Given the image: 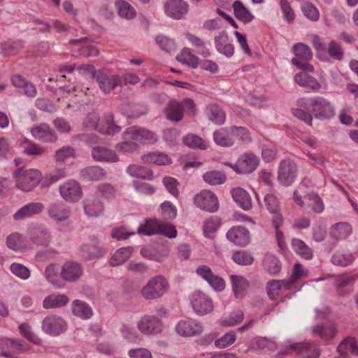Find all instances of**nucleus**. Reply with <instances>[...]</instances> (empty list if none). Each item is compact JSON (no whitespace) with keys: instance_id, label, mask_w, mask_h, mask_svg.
I'll use <instances>...</instances> for the list:
<instances>
[{"instance_id":"nucleus-35","label":"nucleus","mask_w":358,"mask_h":358,"mask_svg":"<svg viewBox=\"0 0 358 358\" xmlns=\"http://www.w3.org/2000/svg\"><path fill=\"white\" fill-rule=\"evenodd\" d=\"M6 243L9 248L13 250L24 251L31 248L27 240L19 233H13L6 238Z\"/></svg>"},{"instance_id":"nucleus-13","label":"nucleus","mask_w":358,"mask_h":358,"mask_svg":"<svg viewBox=\"0 0 358 358\" xmlns=\"http://www.w3.org/2000/svg\"><path fill=\"white\" fill-rule=\"evenodd\" d=\"M191 304L195 313L200 315L210 313L213 310L212 300L201 291L194 292L191 296Z\"/></svg>"},{"instance_id":"nucleus-55","label":"nucleus","mask_w":358,"mask_h":358,"mask_svg":"<svg viewBox=\"0 0 358 358\" xmlns=\"http://www.w3.org/2000/svg\"><path fill=\"white\" fill-rule=\"evenodd\" d=\"M233 9L235 16L244 23H248L252 21L253 15L239 1H236L233 3Z\"/></svg>"},{"instance_id":"nucleus-41","label":"nucleus","mask_w":358,"mask_h":358,"mask_svg":"<svg viewBox=\"0 0 358 358\" xmlns=\"http://www.w3.org/2000/svg\"><path fill=\"white\" fill-rule=\"evenodd\" d=\"M233 143L238 140L242 143H248L252 138L248 129L243 127L232 126L229 128Z\"/></svg>"},{"instance_id":"nucleus-49","label":"nucleus","mask_w":358,"mask_h":358,"mask_svg":"<svg viewBox=\"0 0 358 358\" xmlns=\"http://www.w3.org/2000/svg\"><path fill=\"white\" fill-rule=\"evenodd\" d=\"M127 172L129 175L136 178L147 180L153 178V173L150 169L138 164L129 165L127 168Z\"/></svg>"},{"instance_id":"nucleus-40","label":"nucleus","mask_w":358,"mask_h":358,"mask_svg":"<svg viewBox=\"0 0 358 358\" xmlns=\"http://www.w3.org/2000/svg\"><path fill=\"white\" fill-rule=\"evenodd\" d=\"M141 159L144 163L147 164L166 165L171 163V159L167 155L159 152H153L144 155L142 156Z\"/></svg>"},{"instance_id":"nucleus-25","label":"nucleus","mask_w":358,"mask_h":358,"mask_svg":"<svg viewBox=\"0 0 358 358\" xmlns=\"http://www.w3.org/2000/svg\"><path fill=\"white\" fill-rule=\"evenodd\" d=\"M103 203L95 195L90 196L84 201V210L88 216L98 217L103 213Z\"/></svg>"},{"instance_id":"nucleus-42","label":"nucleus","mask_w":358,"mask_h":358,"mask_svg":"<svg viewBox=\"0 0 358 358\" xmlns=\"http://www.w3.org/2000/svg\"><path fill=\"white\" fill-rule=\"evenodd\" d=\"M202 177L204 182L210 185H222L227 180L226 175L217 170L208 171L203 173Z\"/></svg>"},{"instance_id":"nucleus-39","label":"nucleus","mask_w":358,"mask_h":358,"mask_svg":"<svg viewBox=\"0 0 358 358\" xmlns=\"http://www.w3.org/2000/svg\"><path fill=\"white\" fill-rule=\"evenodd\" d=\"M20 146L24 154L31 156H41L46 153L47 148L40 144L36 143L29 139L24 140Z\"/></svg>"},{"instance_id":"nucleus-7","label":"nucleus","mask_w":358,"mask_h":358,"mask_svg":"<svg viewBox=\"0 0 358 358\" xmlns=\"http://www.w3.org/2000/svg\"><path fill=\"white\" fill-rule=\"evenodd\" d=\"M30 349L29 344L20 339L2 338L0 339V355L8 358H13V353H20Z\"/></svg>"},{"instance_id":"nucleus-43","label":"nucleus","mask_w":358,"mask_h":358,"mask_svg":"<svg viewBox=\"0 0 358 358\" xmlns=\"http://www.w3.org/2000/svg\"><path fill=\"white\" fill-rule=\"evenodd\" d=\"M213 139L215 143L220 146L230 147L234 145L229 128L216 130L213 134Z\"/></svg>"},{"instance_id":"nucleus-18","label":"nucleus","mask_w":358,"mask_h":358,"mask_svg":"<svg viewBox=\"0 0 358 358\" xmlns=\"http://www.w3.org/2000/svg\"><path fill=\"white\" fill-rule=\"evenodd\" d=\"M296 165L289 159L282 160L278 169V178L285 185H288L296 176Z\"/></svg>"},{"instance_id":"nucleus-2","label":"nucleus","mask_w":358,"mask_h":358,"mask_svg":"<svg viewBox=\"0 0 358 358\" xmlns=\"http://www.w3.org/2000/svg\"><path fill=\"white\" fill-rule=\"evenodd\" d=\"M15 187L23 191L30 192L36 188L43 178L42 173L37 169L17 168L13 173Z\"/></svg>"},{"instance_id":"nucleus-46","label":"nucleus","mask_w":358,"mask_h":358,"mask_svg":"<svg viewBox=\"0 0 358 358\" xmlns=\"http://www.w3.org/2000/svg\"><path fill=\"white\" fill-rule=\"evenodd\" d=\"M352 229L347 222H340L332 227L331 234L333 238L336 240H342L346 238L352 233Z\"/></svg>"},{"instance_id":"nucleus-32","label":"nucleus","mask_w":358,"mask_h":358,"mask_svg":"<svg viewBox=\"0 0 358 358\" xmlns=\"http://www.w3.org/2000/svg\"><path fill=\"white\" fill-rule=\"evenodd\" d=\"M312 333L313 336H319L322 341H328L334 338L336 330L332 324H322L315 326Z\"/></svg>"},{"instance_id":"nucleus-4","label":"nucleus","mask_w":358,"mask_h":358,"mask_svg":"<svg viewBox=\"0 0 358 358\" xmlns=\"http://www.w3.org/2000/svg\"><path fill=\"white\" fill-rule=\"evenodd\" d=\"M292 49L295 57L292 59V63L303 71L313 72L314 67L309 63L313 57L310 48L304 43H298Z\"/></svg>"},{"instance_id":"nucleus-36","label":"nucleus","mask_w":358,"mask_h":358,"mask_svg":"<svg viewBox=\"0 0 358 358\" xmlns=\"http://www.w3.org/2000/svg\"><path fill=\"white\" fill-rule=\"evenodd\" d=\"M69 299L65 294H50L45 297L43 301V307L45 309H52L64 306Z\"/></svg>"},{"instance_id":"nucleus-11","label":"nucleus","mask_w":358,"mask_h":358,"mask_svg":"<svg viewBox=\"0 0 358 358\" xmlns=\"http://www.w3.org/2000/svg\"><path fill=\"white\" fill-rule=\"evenodd\" d=\"M67 329L66 321L60 316L50 315L46 316L42 322L43 331L53 336L64 333Z\"/></svg>"},{"instance_id":"nucleus-30","label":"nucleus","mask_w":358,"mask_h":358,"mask_svg":"<svg viewBox=\"0 0 358 358\" xmlns=\"http://www.w3.org/2000/svg\"><path fill=\"white\" fill-rule=\"evenodd\" d=\"M48 213L52 219L59 222L69 218L70 210L62 202H58L50 205Z\"/></svg>"},{"instance_id":"nucleus-12","label":"nucleus","mask_w":358,"mask_h":358,"mask_svg":"<svg viewBox=\"0 0 358 358\" xmlns=\"http://www.w3.org/2000/svg\"><path fill=\"white\" fill-rule=\"evenodd\" d=\"M138 329L145 335H155L162 331L163 323L154 315H144L137 323Z\"/></svg>"},{"instance_id":"nucleus-45","label":"nucleus","mask_w":358,"mask_h":358,"mask_svg":"<svg viewBox=\"0 0 358 358\" xmlns=\"http://www.w3.org/2000/svg\"><path fill=\"white\" fill-rule=\"evenodd\" d=\"M176 59L178 62L186 64L192 68H196L199 64V59L192 50L188 48H184L177 55Z\"/></svg>"},{"instance_id":"nucleus-6","label":"nucleus","mask_w":358,"mask_h":358,"mask_svg":"<svg viewBox=\"0 0 358 358\" xmlns=\"http://www.w3.org/2000/svg\"><path fill=\"white\" fill-rule=\"evenodd\" d=\"M123 137L124 139H131L143 144H154L158 141L155 132L138 126L128 127L124 132Z\"/></svg>"},{"instance_id":"nucleus-20","label":"nucleus","mask_w":358,"mask_h":358,"mask_svg":"<svg viewBox=\"0 0 358 358\" xmlns=\"http://www.w3.org/2000/svg\"><path fill=\"white\" fill-rule=\"evenodd\" d=\"M166 13L175 19H180L187 13L188 5L184 0H168L164 4Z\"/></svg>"},{"instance_id":"nucleus-60","label":"nucleus","mask_w":358,"mask_h":358,"mask_svg":"<svg viewBox=\"0 0 358 358\" xmlns=\"http://www.w3.org/2000/svg\"><path fill=\"white\" fill-rule=\"evenodd\" d=\"M283 222V217H280L277 219H273L272 220L273 225L275 230V238L278 242V245L282 251L285 250L287 248L284 234L280 230V227L282 226Z\"/></svg>"},{"instance_id":"nucleus-8","label":"nucleus","mask_w":358,"mask_h":358,"mask_svg":"<svg viewBox=\"0 0 358 358\" xmlns=\"http://www.w3.org/2000/svg\"><path fill=\"white\" fill-rule=\"evenodd\" d=\"M194 201L198 208L210 213H214L219 208L217 196L214 192L208 189H203L196 194Z\"/></svg>"},{"instance_id":"nucleus-47","label":"nucleus","mask_w":358,"mask_h":358,"mask_svg":"<svg viewBox=\"0 0 358 358\" xmlns=\"http://www.w3.org/2000/svg\"><path fill=\"white\" fill-rule=\"evenodd\" d=\"M185 36L187 40L195 47L197 54L203 56V57H208L210 55V52L206 46L204 41L199 37L186 33Z\"/></svg>"},{"instance_id":"nucleus-56","label":"nucleus","mask_w":358,"mask_h":358,"mask_svg":"<svg viewBox=\"0 0 358 358\" xmlns=\"http://www.w3.org/2000/svg\"><path fill=\"white\" fill-rule=\"evenodd\" d=\"M357 278L356 275L345 273L338 276L336 280V285L338 292L340 294H343V289H348L354 284L355 279Z\"/></svg>"},{"instance_id":"nucleus-64","label":"nucleus","mask_w":358,"mask_h":358,"mask_svg":"<svg viewBox=\"0 0 358 358\" xmlns=\"http://www.w3.org/2000/svg\"><path fill=\"white\" fill-rule=\"evenodd\" d=\"M243 313L242 310L232 312L228 317L220 320V324L223 327H233L241 323L243 320Z\"/></svg>"},{"instance_id":"nucleus-34","label":"nucleus","mask_w":358,"mask_h":358,"mask_svg":"<svg viewBox=\"0 0 358 358\" xmlns=\"http://www.w3.org/2000/svg\"><path fill=\"white\" fill-rule=\"evenodd\" d=\"M264 203L268 212L273 215V219H277L279 217H283L281 213L280 201L276 195L272 193L266 194Z\"/></svg>"},{"instance_id":"nucleus-59","label":"nucleus","mask_w":358,"mask_h":358,"mask_svg":"<svg viewBox=\"0 0 358 358\" xmlns=\"http://www.w3.org/2000/svg\"><path fill=\"white\" fill-rule=\"evenodd\" d=\"M183 143L193 149L206 150L207 148V144L202 138L192 134H189L183 138Z\"/></svg>"},{"instance_id":"nucleus-53","label":"nucleus","mask_w":358,"mask_h":358,"mask_svg":"<svg viewBox=\"0 0 358 358\" xmlns=\"http://www.w3.org/2000/svg\"><path fill=\"white\" fill-rule=\"evenodd\" d=\"M338 352L341 355H345L348 352L358 355V345L352 337H349L343 341L337 348Z\"/></svg>"},{"instance_id":"nucleus-1","label":"nucleus","mask_w":358,"mask_h":358,"mask_svg":"<svg viewBox=\"0 0 358 358\" xmlns=\"http://www.w3.org/2000/svg\"><path fill=\"white\" fill-rule=\"evenodd\" d=\"M296 105L298 108L292 110L293 115L309 126L313 125V117L310 112L305 110L308 107L316 118L329 119L335 115L331 103L322 96L301 98L298 99Z\"/></svg>"},{"instance_id":"nucleus-50","label":"nucleus","mask_w":358,"mask_h":358,"mask_svg":"<svg viewBox=\"0 0 358 358\" xmlns=\"http://www.w3.org/2000/svg\"><path fill=\"white\" fill-rule=\"evenodd\" d=\"M73 313L83 319H88L92 315V310L87 303L80 300L73 301Z\"/></svg>"},{"instance_id":"nucleus-15","label":"nucleus","mask_w":358,"mask_h":358,"mask_svg":"<svg viewBox=\"0 0 358 358\" xmlns=\"http://www.w3.org/2000/svg\"><path fill=\"white\" fill-rule=\"evenodd\" d=\"M288 281L287 280H272L267 283L266 291L268 296L271 299H277L282 297V301L286 298L290 299V294H285L287 291H294L293 288L287 287Z\"/></svg>"},{"instance_id":"nucleus-17","label":"nucleus","mask_w":358,"mask_h":358,"mask_svg":"<svg viewBox=\"0 0 358 358\" xmlns=\"http://www.w3.org/2000/svg\"><path fill=\"white\" fill-rule=\"evenodd\" d=\"M227 239L234 245L245 247L250 242L248 229L242 226L232 227L227 233Z\"/></svg>"},{"instance_id":"nucleus-57","label":"nucleus","mask_w":358,"mask_h":358,"mask_svg":"<svg viewBox=\"0 0 358 358\" xmlns=\"http://www.w3.org/2000/svg\"><path fill=\"white\" fill-rule=\"evenodd\" d=\"M264 269L271 275L278 273L281 268L280 261L272 255H266L263 260Z\"/></svg>"},{"instance_id":"nucleus-54","label":"nucleus","mask_w":358,"mask_h":358,"mask_svg":"<svg viewBox=\"0 0 358 358\" xmlns=\"http://www.w3.org/2000/svg\"><path fill=\"white\" fill-rule=\"evenodd\" d=\"M132 252V247H126L119 249L110 258V264L112 266H118L122 264L129 259Z\"/></svg>"},{"instance_id":"nucleus-27","label":"nucleus","mask_w":358,"mask_h":358,"mask_svg":"<svg viewBox=\"0 0 358 358\" xmlns=\"http://www.w3.org/2000/svg\"><path fill=\"white\" fill-rule=\"evenodd\" d=\"M166 117L173 122H179L184 116L183 104L176 100L169 101L164 110Z\"/></svg>"},{"instance_id":"nucleus-48","label":"nucleus","mask_w":358,"mask_h":358,"mask_svg":"<svg viewBox=\"0 0 358 358\" xmlns=\"http://www.w3.org/2000/svg\"><path fill=\"white\" fill-rule=\"evenodd\" d=\"M118 15L123 18L131 20L133 19L136 12L135 8L127 1L124 0H117L115 2Z\"/></svg>"},{"instance_id":"nucleus-38","label":"nucleus","mask_w":358,"mask_h":358,"mask_svg":"<svg viewBox=\"0 0 358 358\" xmlns=\"http://www.w3.org/2000/svg\"><path fill=\"white\" fill-rule=\"evenodd\" d=\"M232 287L236 298L242 299L249 287L248 281L243 276L232 275H231Z\"/></svg>"},{"instance_id":"nucleus-26","label":"nucleus","mask_w":358,"mask_h":358,"mask_svg":"<svg viewBox=\"0 0 358 358\" xmlns=\"http://www.w3.org/2000/svg\"><path fill=\"white\" fill-rule=\"evenodd\" d=\"M308 277V271L300 264L294 266L292 273L287 280V287L293 288L294 292L299 290L301 287V280Z\"/></svg>"},{"instance_id":"nucleus-19","label":"nucleus","mask_w":358,"mask_h":358,"mask_svg":"<svg viewBox=\"0 0 358 358\" xmlns=\"http://www.w3.org/2000/svg\"><path fill=\"white\" fill-rule=\"evenodd\" d=\"M196 273L216 290L221 291L225 287L224 280L218 275H214L211 269L206 265L199 266L196 268Z\"/></svg>"},{"instance_id":"nucleus-14","label":"nucleus","mask_w":358,"mask_h":358,"mask_svg":"<svg viewBox=\"0 0 358 358\" xmlns=\"http://www.w3.org/2000/svg\"><path fill=\"white\" fill-rule=\"evenodd\" d=\"M59 193L66 201L76 202L83 196V189L80 185L74 180H69L59 187Z\"/></svg>"},{"instance_id":"nucleus-44","label":"nucleus","mask_w":358,"mask_h":358,"mask_svg":"<svg viewBox=\"0 0 358 358\" xmlns=\"http://www.w3.org/2000/svg\"><path fill=\"white\" fill-rule=\"evenodd\" d=\"M76 157L75 149L69 145L63 146L57 150L54 155V159L57 164H64L68 159Z\"/></svg>"},{"instance_id":"nucleus-22","label":"nucleus","mask_w":358,"mask_h":358,"mask_svg":"<svg viewBox=\"0 0 358 358\" xmlns=\"http://www.w3.org/2000/svg\"><path fill=\"white\" fill-rule=\"evenodd\" d=\"M202 331V326L192 320H181L176 326V331L178 334L183 336L199 335Z\"/></svg>"},{"instance_id":"nucleus-33","label":"nucleus","mask_w":358,"mask_h":358,"mask_svg":"<svg viewBox=\"0 0 358 358\" xmlns=\"http://www.w3.org/2000/svg\"><path fill=\"white\" fill-rule=\"evenodd\" d=\"M81 177L87 181H98L103 180L106 176L105 170L99 166H91L80 171Z\"/></svg>"},{"instance_id":"nucleus-29","label":"nucleus","mask_w":358,"mask_h":358,"mask_svg":"<svg viewBox=\"0 0 358 358\" xmlns=\"http://www.w3.org/2000/svg\"><path fill=\"white\" fill-rule=\"evenodd\" d=\"M120 131V127L114 123V116L112 113H106L104 114L102 119H100L99 127H98V132L103 134L113 135Z\"/></svg>"},{"instance_id":"nucleus-58","label":"nucleus","mask_w":358,"mask_h":358,"mask_svg":"<svg viewBox=\"0 0 358 358\" xmlns=\"http://www.w3.org/2000/svg\"><path fill=\"white\" fill-rule=\"evenodd\" d=\"M292 245L294 251L301 257L310 259L313 257L312 250L301 240L294 238Z\"/></svg>"},{"instance_id":"nucleus-16","label":"nucleus","mask_w":358,"mask_h":358,"mask_svg":"<svg viewBox=\"0 0 358 358\" xmlns=\"http://www.w3.org/2000/svg\"><path fill=\"white\" fill-rule=\"evenodd\" d=\"M30 132L35 139L45 143H55L57 141V135L55 130L46 123L34 124Z\"/></svg>"},{"instance_id":"nucleus-62","label":"nucleus","mask_w":358,"mask_h":358,"mask_svg":"<svg viewBox=\"0 0 358 358\" xmlns=\"http://www.w3.org/2000/svg\"><path fill=\"white\" fill-rule=\"evenodd\" d=\"M31 241L37 245L47 246L50 241L49 234L40 229H34L31 235Z\"/></svg>"},{"instance_id":"nucleus-37","label":"nucleus","mask_w":358,"mask_h":358,"mask_svg":"<svg viewBox=\"0 0 358 358\" xmlns=\"http://www.w3.org/2000/svg\"><path fill=\"white\" fill-rule=\"evenodd\" d=\"M117 188L110 183L103 182L97 185L95 196L106 201L114 199L116 196Z\"/></svg>"},{"instance_id":"nucleus-3","label":"nucleus","mask_w":358,"mask_h":358,"mask_svg":"<svg viewBox=\"0 0 358 358\" xmlns=\"http://www.w3.org/2000/svg\"><path fill=\"white\" fill-rule=\"evenodd\" d=\"M170 289L168 280L159 275L151 278L141 290V296L147 300H154L162 297Z\"/></svg>"},{"instance_id":"nucleus-31","label":"nucleus","mask_w":358,"mask_h":358,"mask_svg":"<svg viewBox=\"0 0 358 358\" xmlns=\"http://www.w3.org/2000/svg\"><path fill=\"white\" fill-rule=\"evenodd\" d=\"M234 200L245 210L252 208V199L250 194L241 187L233 188L231 191Z\"/></svg>"},{"instance_id":"nucleus-28","label":"nucleus","mask_w":358,"mask_h":358,"mask_svg":"<svg viewBox=\"0 0 358 358\" xmlns=\"http://www.w3.org/2000/svg\"><path fill=\"white\" fill-rule=\"evenodd\" d=\"M83 274V268L76 262H69L64 264L61 272L62 277L68 281H75Z\"/></svg>"},{"instance_id":"nucleus-10","label":"nucleus","mask_w":358,"mask_h":358,"mask_svg":"<svg viewBox=\"0 0 358 358\" xmlns=\"http://www.w3.org/2000/svg\"><path fill=\"white\" fill-rule=\"evenodd\" d=\"M120 76L117 74H112L108 71H98L96 75V80L98 83L101 90L108 94L112 92L117 86L122 85Z\"/></svg>"},{"instance_id":"nucleus-9","label":"nucleus","mask_w":358,"mask_h":358,"mask_svg":"<svg viewBox=\"0 0 358 358\" xmlns=\"http://www.w3.org/2000/svg\"><path fill=\"white\" fill-rule=\"evenodd\" d=\"M259 163V158L252 152H245L240 156L235 164H229L238 173H250Z\"/></svg>"},{"instance_id":"nucleus-52","label":"nucleus","mask_w":358,"mask_h":358,"mask_svg":"<svg viewBox=\"0 0 358 358\" xmlns=\"http://www.w3.org/2000/svg\"><path fill=\"white\" fill-rule=\"evenodd\" d=\"M209 119L217 124H222L225 121V113L217 104H210L207 107Z\"/></svg>"},{"instance_id":"nucleus-23","label":"nucleus","mask_w":358,"mask_h":358,"mask_svg":"<svg viewBox=\"0 0 358 358\" xmlns=\"http://www.w3.org/2000/svg\"><path fill=\"white\" fill-rule=\"evenodd\" d=\"M91 153L93 159L97 162L114 163L119 161L116 152L104 146L93 147Z\"/></svg>"},{"instance_id":"nucleus-51","label":"nucleus","mask_w":358,"mask_h":358,"mask_svg":"<svg viewBox=\"0 0 358 358\" xmlns=\"http://www.w3.org/2000/svg\"><path fill=\"white\" fill-rule=\"evenodd\" d=\"M81 252L82 256L85 259L98 257L102 255V250L95 241L84 244L81 248Z\"/></svg>"},{"instance_id":"nucleus-24","label":"nucleus","mask_w":358,"mask_h":358,"mask_svg":"<svg viewBox=\"0 0 358 358\" xmlns=\"http://www.w3.org/2000/svg\"><path fill=\"white\" fill-rule=\"evenodd\" d=\"M44 206L40 202H31L20 208L13 215L15 220H22L41 213Z\"/></svg>"},{"instance_id":"nucleus-61","label":"nucleus","mask_w":358,"mask_h":358,"mask_svg":"<svg viewBox=\"0 0 358 358\" xmlns=\"http://www.w3.org/2000/svg\"><path fill=\"white\" fill-rule=\"evenodd\" d=\"M159 227V221L157 220H146L144 224L139 226L138 233L143 235H152L157 234Z\"/></svg>"},{"instance_id":"nucleus-21","label":"nucleus","mask_w":358,"mask_h":358,"mask_svg":"<svg viewBox=\"0 0 358 358\" xmlns=\"http://www.w3.org/2000/svg\"><path fill=\"white\" fill-rule=\"evenodd\" d=\"M290 350L308 358H317L320 350L317 344L311 342H302L290 345Z\"/></svg>"},{"instance_id":"nucleus-63","label":"nucleus","mask_w":358,"mask_h":358,"mask_svg":"<svg viewBox=\"0 0 358 358\" xmlns=\"http://www.w3.org/2000/svg\"><path fill=\"white\" fill-rule=\"evenodd\" d=\"M20 334L29 341L36 344L41 345V339L36 336L31 329V327L27 323H22L19 326Z\"/></svg>"},{"instance_id":"nucleus-5","label":"nucleus","mask_w":358,"mask_h":358,"mask_svg":"<svg viewBox=\"0 0 358 358\" xmlns=\"http://www.w3.org/2000/svg\"><path fill=\"white\" fill-rule=\"evenodd\" d=\"M301 193V191L299 189L295 190L293 194V200L297 206L300 207L307 206L315 213H321L324 211V202L322 198L317 193L311 192L306 194L304 196V199L306 202L303 201Z\"/></svg>"}]
</instances>
